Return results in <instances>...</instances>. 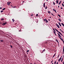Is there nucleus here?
<instances>
[{
  "label": "nucleus",
  "instance_id": "1",
  "mask_svg": "<svg viewBox=\"0 0 64 64\" xmlns=\"http://www.w3.org/2000/svg\"><path fill=\"white\" fill-rule=\"evenodd\" d=\"M11 3V2H8L7 3L8 5H9V6L10 5V3Z\"/></svg>",
  "mask_w": 64,
  "mask_h": 64
},
{
  "label": "nucleus",
  "instance_id": "2",
  "mask_svg": "<svg viewBox=\"0 0 64 64\" xmlns=\"http://www.w3.org/2000/svg\"><path fill=\"white\" fill-rule=\"evenodd\" d=\"M56 25L57 26L58 28H60V27L59 26V25L57 24H56Z\"/></svg>",
  "mask_w": 64,
  "mask_h": 64
},
{
  "label": "nucleus",
  "instance_id": "3",
  "mask_svg": "<svg viewBox=\"0 0 64 64\" xmlns=\"http://www.w3.org/2000/svg\"><path fill=\"white\" fill-rule=\"evenodd\" d=\"M7 24V23L6 22H5L4 23L2 24V25H6V24Z\"/></svg>",
  "mask_w": 64,
  "mask_h": 64
},
{
  "label": "nucleus",
  "instance_id": "4",
  "mask_svg": "<svg viewBox=\"0 0 64 64\" xmlns=\"http://www.w3.org/2000/svg\"><path fill=\"white\" fill-rule=\"evenodd\" d=\"M61 57H60V59L58 60V61H59V62H60V61H61Z\"/></svg>",
  "mask_w": 64,
  "mask_h": 64
},
{
  "label": "nucleus",
  "instance_id": "5",
  "mask_svg": "<svg viewBox=\"0 0 64 64\" xmlns=\"http://www.w3.org/2000/svg\"><path fill=\"white\" fill-rule=\"evenodd\" d=\"M44 8H45V3L44 2Z\"/></svg>",
  "mask_w": 64,
  "mask_h": 64
},
{
  "label": "nucleus",
  "instance_id": "6",
  "mask_svg": "<svg viewBox=\"0 0 64 64\" xmlns=\"http://www.w3.org/2000/svg\"><path fill=\"white\" fill-rule=\"evenodd\" d=\"M53 10L54 11H55V13H57V12H56V10H55L54 9H53Z\"/></svg>",
  "mask_w": 64,
  "mask_h": 64
},
{
  "label": "nucleus",
  "instance_id": "7",
  "mask_svg": "<svg viewBox=\"0 0 64 64\" xmlns=\"http://www.w3.org/2000/svg\"><path fill=\"white\" fill-rule=\"evenodd\" d=\"M58 23L60 26V27H61V24H60V22H59Z\"/></svg>",
  "mask_w": 64,
  "mask_h": 64
},
{
  "label": "nucleus",
  "instance_id": "8",
  "mask_svg": "<svg viewBox=\"0 0 64 64\" xmlns=\"http://www.w3.org/2000/svg\"><path fill=\"white\" fill-rule=\"evenodd\" d=\"M60 38V39L61 40H62V41H63V39L61 38L60 37V36H58Z\"/></svg>",
  "mask_w": 64,
  "mask_h": 64
},
{
  "label": "nucleus",
  "instance_id": "9",
  "mask_svg": "<svg viewBox=\"0 0 64 64\" xmlns=\"http://www.w3.org/2000/svg\"><path fill=\"white\" fill-rule=\"evenodd\" d=\"M45 49H44L42 51V53H43V52H44V51H45Z\"/></svg>",
  "mask_w": 64,
  "mask_h": 64
},
{
  "label": "nucleus",
  "instance_id": "10",
  "mask_svg": "<svg viewBox=\"0 0 64 64\" xmlns=\"http://www.w3.org/2000/svg\"><path fill=\"white\" fill-rule=\"evenodd\" d=\"M56 3H57V4H58V2H59V0H57L56 1Z\"/></svg>",
  "mask_w": 64,
  "mask_h": 64
},
{
  "label": "nucleus",
  "instance_id": "11",
  "mask_svg": "<svg viewBox=\"0 0 64 64\" xmlns=\"http://www.w3.org/2000/svg\"><path fill=\"white\" fill-rule=\"evenodd\" d=\"M57 34H58V36H60V37H61V36H60V34H59V33H58Z\"/></svg>",
  "mask_w": 64,
  "mask_h": 64
},
{
  "label": "nucleus",
  "instance_id": "12",
  "mask_svg": "<svg viewBox=\"0 0 64 64\" xmlns=\"http://www.w3.org/2000/svg\"><path fill=\"white\" fill-rule=\"evenodd\" d=\"M46 23H48V21L47 20V19H46Z\"/></svg>",
  "mask_w": 64,
  "mask_h": 64
},
{
  "label": "nucleus",
  "instance_id": "13",
  "mask_svg": "<svg viewBox=\"0 0 64 64\" xmlns=\"http://www.w3.org/2000/svg\"><path fill=\"white\" fill-rule=\"evenodd\" d=\"M58 20H59V21H60V22H61V19H60V18L58 19Z\"/></svg>",
  "mask_w": 64,
  "mask_h": 64
},
{
  "label": "nucleus",
  "instance_id": "14",
  "mask_svg": "<svg viewBox=\"0 0 64 64\" xmlns=\"http://www.w3.org/2000/svg\"><path fill=\"white\" fill-rule=\"evenodd\" d=\"M55 29L56 30V31L58 32H59L58 30H56V28H55Z\"/></svg>",
  "mask_w": 64,
  "mask_h": 64
},
{
  "label": "nucleus",
  "instance_id": "15",
  "mask_svg": "<svg viewBox=\"0 0 64 64\" xmlns=\"http://www.w3.org/2000/svg\"><path fill=\"white\" fill-rule=\"evenodd\" d=\"M63 58H62V60H61V62H62V61H63Z\"/></svg>",
  "mask_w": 64,
  "mask_h": 64
},
{
  "label": "nucleus",
  "instance_id": "16",
  "mask_svg": "<svg viewBox=\"0 0 64 64\" xmlns=\"http://www.w3.org/2000/svg\"><path fill=\"white\" fill-rule=\"evenodd\" d=\"M60 31H61V32H62V33H64V32H63V30L62 31V30H61V29H60Z\"/></svg>",
  "mask_w": 64,
  "mask_h": 64
},
{
  "label": "nucleus",
  "instance_id": "17",
  "mask_svg": "<svg viewBox=\"0 0 64 64\" xmlns=\"http://www.w3.org/2000/svg\"><path fill=\"white\" fill-rule=\"evenodd\" d=\"M61 24H62V26H64V23H62Z\"/></svg>",
  "mask_w": 64,
  "mask_h": 64
},
{
  "label": "nucleus",
  "instance_id": "18",
  "mask_svg": "<svg viewBox=\"0 0 64 64\" xmlns=\"http://www.w3.org/2000/svg\"><path fill=\"white\" fill-rule=\"evenodd\" d=\"M61 1H60L59 3V4H58V5H60V4H61Z\"/></svg>",
  "mask_w": 64,
  "mask_h": 64
},
{
  "label": "nucleus",
  "instance_id": "19",
  "mask_svg": "<svg viewBox=\"0 0 64 64\" xmlns=\"http://www.w3.org/2000/svg\"><path fill=\"white\" fill-rule=\"evenodd\" d=\"M58 16H59L60 18V17H61V16H60V15L59 14H58Z\"/></svg>",
  "mask_w": 64,
  "mask_h": 64
},
{
  "label": "nucleus",
  "instance_id": "20",
  "mask_svg": "<svg viewBox=\"0 0 64 64\" xmlns=\"http://www.w3.org/2000/svg\"><path fill=\"white\" fill-rule=\"evenodd\" d=\"M53 30L54 31V32H56V31H55V29L54 28H53Z\"/></svg>",
  "mask_w": 64,
  "mask_h": 64
},
{
  "label": "nucleus",
  "instance_id": "21",
  "mask_svg": "<svg viewBox=\"0 0 64 64\" xmlns=\"http://www.w3.org/2000/svg\"><path fill=\"white\" fill-rule=\"evenodd\" d=\"M0 41L2 42H3L4 41V40H0Z\"/></svg>",
  "mask_w": 64,
  "mask_h": 64
},
{
  "label": "nucleus",
  "instance_id": "22",
  "mask_svg": "<svg viewBox=\"0 0 64 64\" xmlns=\"http://www.w3.org/2000/svg\"><path fill=\"white\" fill-rule=\"evenodd\" d=\"M12 20L13 21V22H14V21H15V20H14V19H12Z\"/></svg>",
  "mask_w": 64,
  "mask_h": 64
},
{
  "label": "nucleus",
  "instance_id": "23",
  "mask_svg": "<svg viewBox=\"0 0 64 64\" xmlns=\"http://www.w3.org/2000/svg\"><path fill=\"white\" fill-rule=\"evenodd\" d=\"M56 41H57V42H58V44H59V42H58V40H56Z\"/></svg>",
  "mask_w": 64,
  "mask_h": 64
},
{
  "label": "nucleus",
  "instance_id": "24",
  "mask_svg": "<svg viewBox=\"0 0 64 64\" xmlns=\"http://www.w3.org/2000/svg\"><path fill=\"white\" fill-rule=\"evenodd\" d=\"M1 20L2 21H3V20H4V18H2L1 19Z\"/></svg>",
  "mask_w": 64,
  "mask_h": 64
},
{
  "label": "nucleus",
  "instance_id": "25",
  "mask_svg": "<svg viewBox=\"0 0 64 64\" xmlns=\"http://www.w3.org/2000/svg\"><path fill=\"white\" fill-rule=\"evenodd\" d=\"M6 9V8H4L3 9H2V10H5Z\"/></svg>",
  "mask_w": 64,
  "mask_h": 64
},
{
  "label": "nucleus",
  "instance_id": "26",
  "mask_svg": "<svg viewBox=\"0 0 64 64\" xmlns=\"http://www.w3.org/2000/svg\"><path fill=\"white\" fill-rule=\"evenodd\" d=\"M50 12H51L50 11H48V13H49V14H51L50 13Z\"/></svg>",
  "mask_w": 64,
  "mask_h": 64
},
{
  "label": "nucleus",
  "instance_id": "27",
  "mask_svg": "<svg viewBox=\"0 0 64 64\" xmlns=\"http://www.w3.org/2000/svg\"><path fill=\"white\" fill-rule=\"evenodd\" d=\"M47 6H46L45 8V9H47Z\"/></svg>",
  "mask_w": 64,
  "mask_h": 64
},
{
  "label": "nucleus",
  "instance_id": "28",
  "mask_svg": "<svg viewBox=\"0 0 64 64\" xmlns=\"http://www.w3.org/2000/svg\"><path fill=\"white\" fill-rule=\"evenodd\" d=\"M56 61H55L54 63V64H56Z\"/></svg>",
  "mask_w": 64,
  "mask_h": 64
},
{
  "label": "nucleus",
  "instance_id": "29",
  "mask_svg": "<svg viewBox=\"0 0 64 64\" xmlns=\"http://www.w3.org/2000/svg\"><path fill=\"white\" fill-rule=\"evenodd\" d=\"M46 19H44V21H46Z\"/></svg>",
  "mask_w": 64,
  "mask_h": 64
},
{
  "label": "nucleus",
  "instance_id": "30",
  "mask_svg": "<svg viewBox=\"0 0 64 64\" xmlns=\"http://www.w3.org/2000/svg\"><path fill=\"white\" fill-rule=\"evenodd\" d=\"M52 15H53V16H55L54 15V14H53L52 13L51 14Z\"/></svg>",
  "mask_w": 64,
  "mask_h": 64
},
{
  "label": "nucleus",
  "instance_id": "31",
  "mask_svg": "<svg viewBox=\"0 0 64 64\" xmlns=\"http://www.w3.org/2000/svg\"><path fill=\"white\" fill-rule=\"evenodd\" d=\"M64 50H63L62 54H64Z\"/></svg>",
  "mask_w": 64,
  "mask_h": 64
},
{
  "label": "nucleus",
  "instance_id": "32",
  "mask_svg": "<svg viewBox=\"0 0 64 64\" xmlns=\"http://www.w3.org/2000/svg\"><path fill=\"white\" fill-rule=\"evenodd\" d=\"M3 12V10H2L0 11V12H1V13H2V12Z\"/></svg>",
  "mask_w": 64,
  "mask_h": 64
},
{
  "label": "nucleus",
  "instance_id": "33",
  "mask_svg": "<svg viewBox=\"0 0 64 64\" xmlns=\"http://www.w3.org/2000/svg\"><path fill=\"white\" fill-rule=\"evenodd\" d=\"M38 16V14H37L36 15V17H37V16Z\"/></svg>",
  "mask_w": 64,
  "mask_h": 64
},
{
  "label": "nucleus",
  "instance_id": "34",
  "mask_svg": "<svg viewBox=\"0 0 64 64\" xmlns=\"http://www.w3.org/2000/svg\"><path fill=\"white\" fill-rule=\"evenodd\" d=\"M62 6H63V7H64V4H62Z\"/></svg>",
  "mask_w": 64,
  "mask_h": 64
},
{
  "label": "nucleus",
  "instance_id": "35",
  "mask_svg": "<svg viewBox=\"0 0 64 64\" xmlns=\"http://www.w3.org/2000/svg\"><path fill=\"white\" fill-rule=\"evenodd\" d=\"M61 35H62V36H63V35H62V34H61V33L60 34Z\"/></svg>",
  "mask_w": 64,
  "mask_h": 64
},
{
  "label": "nucleus",
  "instance_id": "36",
  "mask_svg": "<svg viewBox=\"0 0 64 64\" xmlns=\"http://www.w3.org/2000/svg\"><path fill=\"white\" fill-rule=\"evenodd\" d=\"M10 47H11L12 48V46H11V45H10Z\"/></svg>",
  "mask_w": 64,
  "mask_h": 64
},
{
  "label": "nucleus",
  "instance_id": "37",
  "mask_svg": "<svg viewBox=\"0 0 64 64\" xmlns=\"http://www.w3.org/2000/svg\"><path fill=\"white\" fill-rule=\"evenodd\" d=\"M29 51V50H27V52H28Z\"/></svg>",
  "mask_w": 64,
  "mask_h": 64
},
{
  "label": "nucleus",
  "instance_id": "38",
  "mask_svg": "<svg viewBox=\"0 0 64 64\" xmlns=\"http://www.w3.org/2000/svg\"><path fill=\"white\" fill-rule=\"evenodd\" d=\"M58 32L60 34L61 33V32H59V31H58Z\"/></svg>",
  "mask_w": 64,
  "mask_h": 64
},
{
  "label": "nucleus",
  "instance_id": "39",
  "mask_svg": "<svg viewBox=\"0 0 64 64\" xmlns=\"http://www.w3.org/2000/svg\"><path fill=\"white\" fill-rule=\"evenodd\" d=\"M53 4L54 5H55V2H53Z\"/></svg>",
  "mask_w": 64,
  "mask_h": 64
},
{
  "label": "nucleus",
  "instance_id": "40",
  "mask_svg": "<svg viewBox=\"0 0 64 64\" xmlns=\"http://www.w3.org/2000/svg\"><path fill=\"white\" fill-rule=\"evenodd\" d=\"M53 60H52V61L51 62L52 63V62H53Z\"/></svg>",
  "mask_w": 64,
  "mask_h": 64
},
{
  "label": "nucleus",
  "instance_id": "41",
  "mask_svg": "<svg viewBox=\"0 0 64 64\" xmlns=\"http://www.w3.org/2000/svg\"><path fill=\"white\" fill-rule=\"evenodd\" d=\"M21 30H19V32H20V31L21 32Z\"/></svg>",
  "mask_w": 64,
  "mask_h": 64
},
{
  "label": "nucleus",
  "instance_id": "42",
  "mask_svg": "<svg viewBox=\"0 0 64 64\" xmlns=\"http://www.w3.org/2000/svg\"><path fill=\"white\" fill-rule=\"evenodd\" d=\"M63 50H64V46H63Z\"/></svg>",
  "mask_w": 64,
  "mask_h": 64
},
{
  "label": "nucleus",
  "instance_id": "43",
  "mask_svg": "<svg viewBox=\"0 0 64 64\" xmlns=\"http://www.w3.org/2000/svg\"><path fill=\"white\" fill-rule=\"evenodd\" d=\"M53 32L54 33H56V32L54 31Z\"/></svg>",
  "mask_w": 64,
  "mask_h": 64
},
{
  "label": "nucleus",
  "instance_id": "44",
  "mask_svg": "<svg viewBox=\"0 0 64 64\" xmlns=\"http://www.w3.org/2000/svg\"><path fill=\"white\" fill-rule=\"evenodd\" d=\"M54 34H55V35H56V36H57V35H56V33H54Z\"/></svg>",
  "mask_w": 64,
  "mask_h": 64
},
{
  "label": "nucleus",
  "instance_id": "45",
  "mask_svg": "<svg viewBox=\"0 0 64 64\" xmlns=\"http://www.w3.org/2000/svg\"><path fill=\"white\" fill-rule=\"evenodd\" d=\"M2 7H0V9H2Z\"/></svg>",
  "mask_w": 64,
  "mask_h": 64
},
{
  "label": "nucleus",
  "instance_id": "46",
  "mask_svg": "<svg viewBox=\"0 0 64 64\" xmlns=\"http://www.w3.org/2000/svg\"><path fill=\"white\" fill-rule=\"evenodd\" d=\"M56 54H54V56H55V55H56Z\"/></svg>",
  "mask_w": 64,
  "mask_h": 64
},
{
  "label": "nucleus",
  "instance_id": "47",
  "mask_svg": "<svg viewBox=\"0 0 64 64\" xmlns=\"http://www.w3.org/2000/svg\"><path fill=\"white\" fill-rule=\"evenodd\" d=\"M61 8L62 9H63V8L62 7H61Z\"/></svg>",
  "mask_w": 64,
  "mask_h": 64
},
{
  "label": "nucleus",
  "instance_id": "48",
  "mask_svg": "<svg viewBox=\"0 0 64 64\" xmlns=\"http://www.w3.org/2000/svg\"><path fill=\"white\" fill-rule=\"evenodd\" d=\"M10 6H11V7H13V6H12V5H11Z\"/></svg>",
  "mask_w": 64,
  "mask_h": 64
},
{
  "label": "nucleus",
  "instance_id": "49",
  "mask_svg": "<svg viewBox=\"0 0 64 64\" xmlns=\"http://www.w3.org/2000/svg\"><path fill=\"white\" fill-rule=\"evenodd\" d=\"M62 41L63 42V43H64V40H62Z\"/></svg>",
  "mask_w": 64,
  "mask_h": 64
},
{
  "label": "nucleus",
  "instance_id": "50",
  "mask_svg": "<svg viewBox=\"0 0 64 64\" xmlns=\"http://www.w3.org/2000/svg\"><path fill=\"white\" fill-rule=\"evenodd\" d=\"M31 16H33V14H32L31 15Z\"/></svg>",
  "mask_w": 64,
  "mask_h": 64
},
{
  "label": "nucleus",
  "instance_id": "51",
  "mask_svg": "<svg viewBox=\"0 0 64 64\" xmlns=\"http://www.w3.org/2000/svg\"><path fill=\"white\" fill-rule=\"evenodd\" d=\"M58 64V62L56 63V64Z\"/></svg>",
  "mask_w": 64,
  "mask_h": 64
},
{
  "label": "nucleus",
  "instance_id": "52",
  "mask_svg": "<svg viewBox=\"0 0 64 64\" xmlns=\"http://www.w3.org/2000/svg\"><path fill=\"white\" fill-rule=\"evenodd\" d=\"M0 24H2V22H0Z\"/></svg>",
  "mask_w": 64,
  "mask_h": 64
},
{
  "label": "nucleus",
  "instance_id": "53",
  "mask_svg": "<svg viewBox=\"0 0 64 64\" xmlns=\"http://www.w3.org/2000/svg\"><path fill=\"white\" fill-rule=\"evenodd\" d=\"M58 46H59V43L58 44Z\"/></svg>",
  "mask_w": 64,
  "mask_h": 64
},
{
  "label": "nucleus",
  "instance_id": "54",
  "mask_svg": "<svg viewBox=\"0 0 64 64\" xmlns=\"http://www.w3.org/2000/svg\"><path fill=\"white\" fill-rule=\"evenodd\" d=\"M63 64H64V62H63Z\"/></svg>",
  "mask_w": 64,
  "mask_h": 64
},
{
  "label": "nucleus",
  "instance_id": "55",
  "mask_svg": "<svg viewBox=\"0 0 64 64\" xmlns=\"http://www.w3.org/2000/svg\"><path fill=\"white\" fill-rule=\"evenodd\" d=\"M58 8H59V6H58Z\"/></svg>",
  "mask_w": 64,
  "mask_h": 64
},
{
  "label": "nucleus",
  "instance_id": "56",
  "mask_svg": "<svg viewBox=\"0 0 64 64\" xmlns=\"http://www.w3.org/2000/svg\"><path fill=\"white\" fill-rule=\"evenodd\" d=\"M61 57V58L62 59V56H61V57Z\"/></svg>",
  "mask_w": 64,
  "mask_h": 64
},
{
  "label": "nucleus",
  "instance_id": "57",
  "mask_svg": "<svg viewBox=\"0 0 64 64\" xmlns=\"http://www.w3.org/2000/svg\"><path fill=\"white\" fill-rule=\"evenodd\" d=\"M48 20L50 21V20L49 19H48Z\"/></svg>",
  "mask_w": 64,
  "mask_h": 64
},
{
  "label": "nucleus",
  "instance_id": "58",
  "mask_svg": "<svg viewBox=\"0 0 64 64\" xmlns=\"http://www.w3.org/2000/svg\"><path fill=\"white\" fill-rule=\"evenodd\" d=\"M50 18H51V17H50Z\"/></svg>",
  "mask_w": 64,
  "mask_h": 64
},
{
  "label": "nucleus",
  "instance_id": "59",
  "mask_svg": "<svg viewBox=\"0 0 64 64\" xmlns=\"http://www.w3.org/2000/svg\"><path fill=\"white\" fill-rule=\"evenodd\" d=\"M22 2H23V3L24 2V1Z\"/></svg>",
  "mask_w": 64,
  "mask_h": 64
},
{
  "label": "nucleus",
  "instance_id": "60",
  "mask_svg": "<svg viewBox=\"0 0 64 64\" xmlns=\"http://www.w3.org/2000/svg\"><path fill=\"white\" fill-rule=\"evenodd\" d=\"M48 0H46V1H48Z\"/></svg>",
  "mask_w": 64,
  "mask_h": 64
},
{
  "label": "nucleus",
  "instance_id": "61",
  "mask_svg": "<svg viewBox=\"0 0 64 64\" xmlns=\"http://www.w3.org/2000/svg\"><path fill=\"white\" fill-rule=\"evenodd\" d=\"M16 7V6H14V8H15Z\"/></svg>",
  "mask_w": 64,
  "mask_h": 64
},
{
  "label": "nucleus",
  "instance_id": "62",
  "mask_svg": "<svg viewBox=\"0 0 64 64\" xmlns=\"http://www.w3.org/2000/svg\"><path fill=\"white\" fill-rule=\"evenodd\" d=\"M54 64V63H52V64Z\"/></svg>",
  "mask_w": 64,
  "mask_h": 64
},
{
  "label": "nucleus",
  "instance_id": "63",
  "mask_svg": "<svg viewBox=\"0 0 64 64\" xmlns=\"http://www.w3.org/2000/svg\"><path fill=\"white\" fill-rule=\"evenodd\" d=\"M34 64H36L35 63H34Z\"/></svg>",
  "mask_w": 64,
  "mask_h": 64
},
{
  "label": "nucleus",
  "instance_id": "64",
  "mask_svg": "<svg viewBox=\"0 0 64 64\" xmlns=\"http://www.w3.org/2000/svg\"><path fill=\"white\" fill-rule=\"evenodd\" d=\"M63 3H64V2Z\"/></svg>",
  "mask_w": 64,
  "mask_h": 64
}]
</instances>
